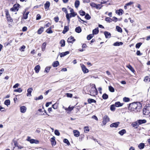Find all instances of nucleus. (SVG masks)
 Masks as SVG:
<instances>
[{"mask_svg": "<svg viewBox=\"0 0 150 150\" xmlns=\"http://www.w3.org/2000/svg\"><path fill=\"white\" fill-rule=\"evenodd\" d=\"M142 106V104L139 102H134L129 105L128 109L132 112H137L140 111Z\"/></svg>", "mask_w": 150, "mask_h": 150, "instance_id": "nucleus-1", "label": "nucleus"}, {"mask_svg": "<svg viewBox=\"0 0 150 150\" xmlns=\"http://www.w3.org/2000/svg\"><path fill=\"white\" fill-rule=\"evenodd\" d=\"M143 115H147L150 113V104L146 105L143 110Z\"/></svg>", "mask_w": 150, "mask_h": 150, "instance_id": "nucleus-2", "label": "nucleus"}, {"mask_svg": "<svg viewBox=\"0 0 150 150\" xmlns=\"http://www.w3.org/2000/svg\"><path fill=\"white\" fill-rule=\"evenodd\" d=\"M20 6V5L18 4H14L13 6V7L11 8L10 10L11 11H17L19 9V7Z\"/></svg>", "mask_w": 150, "mask_h": 150, "instance_id": "nucleus-3", "label": "nucleus"}, {"mask_svg": "<svg viewBox=\"0 0 150 150\" xmlns=\"http://www.w3.org/2000/svg\"><path fill=\"white\" fill-rule=\"evenodd\" d=\"M97 91V90L95 85L94 87H92L91 90L90 91V95L92 96H95V95L96 94Z\"/></svg>", "mask_w": 150, "mask_h": 150, "instance_id": "nucleus-4", "label": "nucleus"}, {"mask_svg": "<svg viewBox=\"0 0 150 150\" xmlns=\"http://www.w3.org/2000/svg\"><path fill=\"white\" fill-rule=\"evenodd\" d=\"M109 121V118L107 115H105L103 117V122L104 125L106 124V123Z\"/></svg>", "mask_w": 150, "mask_h": 150, "instance_id": "nucleus-5", "label": "nucleus"}, {"mask_svg": "<svg viewBox=\"0 0 150 150\" xmlns=\"http://www.w3.org/2000/svg\"><path fill=\"white\" fill-rule=\"evenodd\" d=\"M81 67L82 71L84 73H86L88 72V69L86 68L84 65H82Z\"/></svg>", "mask_w": 150, "mask_h": 150, "instance_id": "nucleus-6", "label": "nucleus"}, {"mask_svg": "<svg viewBox=\"0 0 150 150\" xmlns=\"http://www.w3.org/2000/svg\"><path fill=\"white\" fill-rule=\"evenodd\" d=\"M120 124V122H117L111 124L110 125V127H115L117 128V127L119 124Z\"/></svg>", "mask_w": 150, "mask_h": 150, "instance_id": "nucleus-7", "label": "nucleus"}, {"mask_svg": "<svg viewBox=\"0 0 150 150\" xmlns=\"http://www.w3.org/2000/svg\"><path fill=\"white\" fill-rule=\"evenodd\" d=\"M75 40L74 38V37L72 36H71L67 40V42L69 43H72L74 41H75Z\"/></svg>", "mask_w": 150, "mask_h": 150, "instance_id": "nucleus-8", "label": "nucleus"}, {"mask_svg": "<svg viewBox=\"0 0 150 150\" xmlns=\"http://www.w3.org/2000/svg\"><path fill=\"white\" fill-rule=\"evenodd\" d=\"M74 135L76 137H78L80 135V132L77 130H74L73 131Z\"/></svg>", "mask_w": 150, "mask_h": 150, "instance_id": "nucleus-9", "label": "nucleus"}, {"mask_svg": "<svg viewBox=\"0 0 150 150\" xmlns=\"http://www.w3.org/2000/svg\"><path fill=\"white\" fill-rule=\"evenodd\" d=\"M137 122L139 125H141L142 124L145 123L146 122V121L144 119V120H139L137 121Z\"/></svg>", "mask_w": 150, "mask_h": 150, "instance_id": "nucleus-10", "label": "nucleus"}, {"mask_svg": "<svg viewBox=\"0 0 150 150\" xmlns=\"http://www.w3.org/2000/svg\"><path fill=\"white\" fill-rule=\"evenodd\" d=\"M69 52L68 51H66L65 52L61 53L60 54V57H63L67 54H69Z\"/></svg>", "mask_w": 150, "mask_h": 150, "instance_id": "nucleus-11", "label": "nucleus"}, {"mask_svg": "<svg viewBox=\"0 0 150 150\" xmlns=\"http://www.w3.org/2000/svg\"><path fill=\"white\" fill-rule=\"evenodd\" d=\"M33 89L32 88H28L27 90L28 93L27 94V96H28L30 95V96H31V93L33 91Z\"/></svg>", "mask_w": 150, "mask_h": 150, "instance_id": "nucleus-12", "label": "nucleus"}, {"mask_svg": "<svg viewBox=\"0 0 150 150\" xmlns=\"http://www.w3.org/2000/svg\"><path fill=\"white\" fill-rule=\"evenodd\" d=\"M40 68V67L39 65L36 66L34 68L35 72L37 73H38L39 71Z\"/></svg>", "mask_w": 150, "mask_h": 150, "instance_id": "nucleus-13", "label": "nucleus"}, {"mask_svg": "<svg viewBox=\"0 0 150 150\" xmlns=\"http://www.w3.org/2000/svg\"><path fill=\"white\" fill-rule=\"evenodd\" d=\"M51 144L52 145H55L56 144L55 140V137L53 136L51 139L50 140Z\"/></svg>", "mask_w": 150, "mask_h": 150, "instance_id": "nucleus-14", "label": "nucleus"}, {"mask_svg": "<svg viewBox=\"0 0 150 150\" xmlns=\"http://www.w3.org/2000/svg\"><path fill=\"white\" fill-rule=\"evenodd\" d=\"M104 34L106 38H110L111 35L110 33L107 31H105Z\"/></svg>", "mask_w": 150, "mask_h": 150, "instance_id": "nucleus-15", "label": "nucleus"}, {"mask_svg": "<svg viewBox=\"0 0 150 150\" xmlns=\"http://www.w3.org/2000/svg\"><path fill=\"white\" fill-rule=\"evenodd\" d=\"M123 11L121 9H120L118 10H117L116 11V13L119 15H121L123 13Z\"/></svg>", "mask_w": 150, "mask_h": 150, "instance_id": "nucleus-16", "label": "nucleus"}, {"mask_svg": "<svg viewBox=\"0 0 150 150\" xmlns=\"http://www.w3.org/2000/svg\"><path fill=\"white\" fill-rule=\"evenodd\" d=\"M69 30V26H65L64 27V29L62 31V33L63 34L65 33Z\"/></svg>", "mask_w": 150, "mask_h": 150, "instance_id": "nucleus-17", "label": "nucleus"}, {"mask_svg": "<svg viewBox=\"0 0 150 150\" xmlns=\"http://www.w3.org/2000/svg\"><path fill=\"white\" fill-rule=\"evenodd\" d=\"M21 112L22 113H24L26 110V108L25 106H22L20 108Z\"/></svg>", "mask_w": 150, "mask_h": 150, "instance_id": "nucleus-18", "label": "nucleus"}, {"mask_svg": "<svg viewBox=\"0 0 150 150\" xmlns=\"http://www.w3.org/2000/svg\"><path fill=\"white\" fill-rule=\"evenodd\" d=\"M98 32L99 30L98 28H97L93 30V35L98 34Z\"/></svg>", "mask_w": 150, "mask_h": 150, "instance_id": "nucleus-19", "label": "nucleus"}, {"mask_svg": "<svg viewBox=\"0 0 150 150\" xmlns=\"http://www.w3.org/2000/svg\"><path fill=\"white\" fill-rule=\"evenodd\" d=\"M123 44V43L122 42H116L114 43L113 45L114 46H119L122 45Z\"/></svg>", "mask_w": 150, "mask_h": 150, "instance_id": "nucleus-20", "label": "nucleus"}, {"mask_svg": "<svg viewBox=\"0 0 150 150\" xmlns=\"http://www.w3.org/2000/svg\"><path fill=\"white\" fill-rule=\"evenodd\" d=\"M50 3L49 1H47L44 5L45 8V9H48L50 6Z\"/></svg>", "mask_w": 150, "mask_h": 150, "instance_id": "nucleus-21", "label": "nucleus"}, {"mask_svg": "<svg viewBox=\"0 0 150 150\" xmlns=\"http://www.w3.org/2000/svg\"><path fill=\"white\" fill-rule=\"evenodd\" d=\"M66 17L67 20L68 21L69 23L70 21V18L72 16L70 14V13H67L66 15Z\"/></svg>", "mask_w": 150, "mask_h": 150, "instance_id": "nucleus-22", "label": "nucleus"}, {"mask_svg": "<svg viewBox=\"0 0 150 150\" xmlns=\"http://www.w3.org/2000/svg\"><path fill=\"white\" fill-rule=\"evenodd\" d=\"M126 132V131L125 129H122L120 131L118 132V133L121 136H122Z\"/></svg>", "mask_w": 150, "mask_h": 150, "instance_id": "nucleus-23", "label": "nucleus"}, {"mask_svg": "<svg viewBox=\"0 0 150 150\" xmlns=\"http://www.w3.org/2000/svg\"><path fill=\"white\" fill-rule=\"evenodd\" d=\"M75 31L77 33H80L81 31V29L80 27L78 26L76 27L75 28Z\"/></svg>", "mask_w": 150, "mask_h": 150, "instance_id": "nucleus-24", "label": "nucleus"}, {"mask_svg": "<svg viewBox=\"0 0 150 150\" xmlns=\"http://www.w3.org/2000/svg\"><path fill=\"white\" fill-rule=\"evenodd\" d=\"M88 103L91 104L93 103H96V101L95 100L91 98H89L88 99Z\"/></svg>", "mask_w": 150, "mask_h": 150, "instance_id": "nucleus-25", "label": "nucleus"}, {"mask_svg": "<svg viewBox=\"0 0 150 150\" xmlns=\"http://www.w3.org/2000/svg\"><path fill=\"white\" fill-rule=\"evenodd\" d=\"M76 8H77L80 5V1H79L76 0L74 4Z\"/></svg>", "mask_w": 150, "mask_h": 150, "instance_id": "nucleus-26", "label": "nucleus"}, {"mask_svg": "<svg viewBox=\"0 0 150 150\" xmlns=\"http://www.w3.org/2000/svg\"><path fill=\"white\" fill-rule=\"evenodd\" d=\"M123 105V103H121L120 102H116L115 103V106L116 107H119L122 106Z\"/></svg>", "mask_w": 150, "mask_h": 150, "instance_id": "nucleus-27", "label": "nucleus"}, {"mask_svg": "<svg viewBox=\"0 0 150 150\" xmlns=\"http://www.w3.org/2000/svg\"><path fill=\"white\" fill-rule=\"evenodd\" d=\"M46 44V43L45 42L43 43L42 47V51H44L45 50Z\"/></svg>", "mask_w": 150, "mask_h": 150, "instance_id": "nucleus-28", "label": "nucleus"}, {"mask_svg": "<svg viewBox=\"0 0 150 150\" xmlns=\"http://www.w3.org/2000/svg\"><path fill=\"white\" fill-rule=\"evenodd\" d=\"M74 108V106L70 107V106H69L68 108H65V110L66 111H69V112H70Z\"/></svg>", "mask_w": 150, "mask_h": 150, "instance_id": "nucleus-29", "label": "nucleus"}, {"mask_svg": "<svg viewBox=\"0 0 150 150\" xmlns=\"http://www.w3.org/2000/svg\"><path fill=\"white\" fill-rule=\"evenodd\" d=\"M59 64L58 61H56L54 62L52 64V65L54 67H56Z\"/></svg>", "mask_w": 150, "mask_h": 150, "instance_id": "nucleus-30", "label": "nucleus"}, {"mask_svg": "<svg viewBox=\"0 0 150 150\" xmlns=\"http://www.w3.org/2000/svg\"><path fill=\"white\" fill-rule=\"evenodd\" d=\"M138 123L137 122V121L133 123L132 125L133 127H134L135 128H137L138 127Z\"/></svg>", "mask_w": 150, "mask_h": 150, "instance_id": "nucleus-31", "label": "nucleus"}, {"mask_svg": "<svg viewBox=\"0 0 150 150\" xmlns=\"http://www.w3.org/2000/svg\"><path fill=\"white\" fill-rule=\"evenodd\" d=\"M4 104L8 106V105H9L10 104V101L8 99L6 100L4 102Z\"/></svg>", "mask_w": 150, "mask_h": 150, "instance_id": "nucleus-32", "label": "nucleus"}, {"mask_svg": "<svg viewBox=\"0 0 150 150\" xmlns=\"http://www.w3.org/2000/svg\"><path fill=\"white\" fill-rule=\"evenodd\" d=\"M61 46L62 47H64L65 45V41L64 40H62L60 42Z\"/></svg>", "mask_w": 150, "mask_h": 150, "instance_id": "nucleus-33", "label": "nucleus"}, {"mask_svg": "<svg viewBox=\"0 0 150 150\" xmlns=\"http://www.w3.org/2000/svg\"><path fill=\"white\" fill-rule=\"evenodd\" d=\"M144 144L143 143H141L140 144L138 145V147L140 149H142L144 148Z\"/></svg>", "mask_w": 150, "mask_h": 150, "instance_id": "nucleus-34", "label": "nucleus"}, {"mask_svg": "<svg viewBox=\"0 0 150 150\" xmlns=\"http://www.w3.org/2000/svg\"><path fill=\"white\" fill-rule=\"evenodd\" d=\"M44 30V28L43 27H41L39 29L38 31V34H41Z\"/></svg>", "mask_w": 150, "mask_h": 150, "instance_id": "nucleus-35", "label": "nucleus"}, {"mask_svg": "<svg viewBox=\"0 0 150 150\" xmlns=\"http://www.w3.org/2000/svg\"><path fill=\"white\" fill-rule=\"evenodd\" d=\"M116 28L118 32L120 33H122V29L120 27L118 26H117Z\"/></svg>", "mask_w": 150, "mask_h": 150, "instance_id": "nucleus-36", "label": "nucleus"}, {"mask_svg": "<svg viewBox=\"0 0 150 150\" xmlns=\"http://www.w3.org/2000/svg\"><path fill=\"white\" fill-rule=\"evenodd\" d=\"M84 132L85 133H87L89 131V127L88 126L85 127H84Z\"/></svg>", "mask_w": 150, "mask_h": 150, "instance_id": "nucleus-37", "label": "nucleus"}, {"mask_svg": "<svg viewBox=\"0 0 150 150\" xmlns=\"http://www.w3.org/2000/svg\"><path fill=\"white\" fill-rule=\"evenodd\" d=\"M94 35L93 34H91L88 35L87 36V38L88 40L91 39L93 37Z\"/></svg>", "mask_w": 150, "mask_h": 150, "instance_id": "nucleus-38", "label": "nucleus"}, {"mask_svg": "<svg viewBox=\"0 0 150 150\" xmlns=\"http://www.w3.org/2000/svg\"><path fill=\"white\" fill-rule=\"evenodd\" d=\"M63 142L65 144H67L68 146L70 145V143L68 140L66 139H65L63 140Z\"/></svg>", "mask_w": 150, "mask_h": 150, "instance_id": "nucleus-39", "label": "nucleus"}, {"mask_svg": "<svg viewBox=\"0 0 150 150\" xmlns=\"http://www.w3.org/2000/svg\"><path fill=\"white\" fill-rule=\"evenodd\" d=\"M109 90L110 92H113L115 91L114 88L111 86H109Z\"/></svg>", "mask_w": 150, "mask_h": 150, "instance_id": "nucleus-40", "label": "nucleus"}, {"mask_svg": "<svg viewBox=\"0 0 150 150\" xmlns=\"http://www.w3.org/2000/svg\"><path fill=\"white\" fill-rule=\"evenodd\" d=\"M102 97L104 99H107L108 98V96L106 94L104 93L103 94Z\"/></svg>", "mask_w": 150, "mask_h": 150, "instance_id": "nucleus-41", "label": "nucleus"}, {"mask_svg": "<svg viewBox=\"0 0 150 150\" xmlns=\"http://www.w3.org/2000/svg\"><path fill=\"white\" fill-rule=\"evenodd\" d=\"M127 67L133 73L135 71L134 68L130 65H128Z\"/></svg>", "mask_w": 150, "mask_h": 150, "instance_id": "nucleus-42", "label": "nucleus"}, {"mask_svg": "<svg viewBox=\"0 0 150 150\" xmlns=\"http://www.w3.org/2000/svg\"><path fill=\"white\" fill-rule=\"evenodd\" d=\"M29 13V12H27L25 14H23V17L24 19H26L28 17V15Z\"/></svg>", "mask_w": 150, "mask_h": 150, "instance_id": "nucleus-43", "label": "nucleus"}, {"mask_svg": "<svg viewBox=\"0 0 150 150\" xmlns=\"http://www.w3.org/2000/svg\"><path fill=\"white\" fill-rule=\"evenodd\" d=\"M46 32L47 33H52L53 32L52 30H51V28L50 27L49 28L47 29L46 30Z\"/></svg>", "mask_w": 150, "mask_h": 150, "instance_id": "nucleus-44", "label": "nucleus"}, {"mask_svg": "<svg viewBox=\"0 0 150 150\" xmlns=\"http://www.w3.org/2000/svg\"><path fill=\"white\" fill-rule=\"evenodd\" d=\"M105 20L107 22H108L109 23L111 22L112 21V19L108 17L105 18Z\"/></svg>", "mask_w": 150, "mask_h": 150, "instance_id": "nucleus-45", "label": "nucleus"}, {"mask_svg": "<svg viewBox=\"0 0 150 150\" xmlns=\"http://www.w3.org/2000/svg\"><path fill=\"white\" fill-rule=\"evenodd\" d=\"M22 91V90L21 88H19L18 89H16L14 90V92H18L21 93Z\"/></svg>", "mask_w": 150, "mask_h": 150, "instance_id": "nucleus-46", "label": "nucleus"}, {"mask_svg": "<svg viewBox=\"0 0 150 150\" xmlns=\"http://www.w3.org/2000/svg\"><path fill=\"white\" fill-rule=\"evenodd\" d=\"M79 13L80 14V15L81 16H83L86 14L85 12L83 11L82 10H80L79 11Z\"/></svg>", "mask_w": 150, "mask_h": 150, "instance_id": "nucleus-47", "label": "nucleus"}, {"mask_svg": "<svg viewBox=\"0 0 150 150\" xmlns=\"http://www.w3.org/2000/svg\"><path fill=\"white\" fill-rule=\"evenodd\" d=\"M102 6H103L101 4H96V8L97 9H100Z\"/></svg>", "mask_w": 150, "mask_h": 150, "instance_id": "nucleus-48", "label": "nucleus"}, {"mask_svg": "<svg viewBox=\"0 0 150 150\" xmlns=\"http://www.w3.org/2000/svg\"><path fill=\"white\" fill-rule=\"evenodd\" d=\"M123 100L125 102H128L129 101V98L125 97L123 98Z\"/></svg>", "mask_w": 150, "mask_h": 150, "instance_id": "nucleus-49", "label": "nucleus"}, {"mask_svg": "<svg viewBox=\"0 0 150 150\" xmlns=\"http://www.w3.org/2000/svg\"><path fill=\"white\" fill-rule=\"evenodd\" d=\"M142 44V43L141 42H139L137 43L136 45V47L137 48H139Z\"/></svg>", "mask_w": 150, "mask_h": 150, "instance_id": "nucleus-50", "label": "nucleus"}, {"mask_svg": "<svg viewBox=\"0 0 150 150\" xmlns=\"http://www.w3.org/2000/svg\"><path fill=\"white\" fill-rule=\"evenodd\" d=\"M90 6L93 7H94V8H96V4L94 3V2H91L90 3Z\"/></svg>", "mask_w": 150, "mask_h": 150, "instance_id": "nucleus-51", "label": "nucleus"}, {"mask_svg": "<svg viewBox=\"0 0 150 150\" xmlns=\"http://www.w3.org/2000/svg\"><path fill=\"white\" fill-rule=\"evenodd\" d=\"M43 98V97L42 95H41L38 97H36L35 100H36L42 99Z\"/></svg>", "mask_w": 150, "mask_h": 150, "instance_id": "nucleus-52", "label": "nucleus"}, {"mask_svg": "<svg viewBox=\"0 0 150 150\" xmlns=\"http://www.w3.org/2000/svg\"><path fill=\"white\" fill-rule=\"evenodd\" d=\"M85 18L87 20H89L91 19V17L88 13H87L85 16Z\"/></svg>", "mask_w": 150, "mask_h": 150, "instance_id": "nucleus-53", "label": "nucleus"}, {"mask_svg": "<svg viewBox=\"0 0 150 150\" xmlns=\"http://www.w3.org/2000/svg\"><path fill=\"white\" fill-rule=\"evenodd\" d=\"M110 110L112 111H114L115 110V106L114 105H111Z\"/></svg>", "mask_w": 150, "mask_h": 150, "instance_id": "nucleus-54", "label": "nucleus"}, {"mask_svg": "<svg viewBox=\"0 0 150 150\" xmlns=\"http://www.w3.org/2000/svg\"><path fill=\"white\" fill-rule=\"evenodd\" d=\"M51 67H46L45 69V71L47 73L49 72V71L50 70V69L51 68Z\"/></svg>", "mask_w": 150, "mask_h": 150, "instance_id": "nucleus-55", "label": "nucleus"}, {"mask_svg": "<svg viewBox=\"0 0 150 150\" xmlns=\"http://www.w3.org/2000/svg\"><path fill=\"white\" fill-rule=\"evenodd\" d=\"M52 107L54 109H57L58 107L56 103H55L52 105Z\"/></svg>", "mask_w": 150, "mask_h": 150, "instance_id": "nucleus-56", "label": "nucleus"}, {"mask_svg": "<svg viewBox=\"0 0 150 150\" xmlns=\"http://www.w3.org/2000/svg\"><path fill=\"white\" fill-rule=\"evenodd\" d=\"M55 134L57 136H59L60 135V133L57 130H55L54 131Z\"/></svg>", "mask_w": 150, "mask_h": 150, "instance_id": "nucleus-57", "label": "nucleus"}, {"mask_svg": "<svg viewBox=\"0 0 150 150\" xmlns=\"http://www.w3.org/2000/svg\"><path fill=\"white\" fill-rule=\"evenodd\" d=\"M13 142L14 143V145L15 146H18V144L17 142L16 141V140H13Z\"/></svg>", "mask_w": 150, "mask_h": 150, "instance_id": "nucleus-58", "label": "nucleus"}, {"mask_svg": "<svg viewBox=\"0 0 150 150\" xmlns=\"http://www.w3.org/2000/svg\"><path fill=\"white\" fill-rule=\"evenodd\" d=\"M7 21L9 22H11L13 21V20L12 18L10 17H8L7 18Z\"/></svg>", "mask_w": 150, "mask_h": 150, "instance_id": "nucleus-59", "label": "nucleus"}, {"mask_svg": "<svg viewBox=\"0 0 150 150\" xmlns=\"http://www.w3.org/2000/svg\"><path fill=\"white\" fill-rule=\"evenodd\" d=\"M25 48V47L24 45H23L21 47V48L20 49V50L21 51H24V49Z\"/></svg>", "mask_w": 150, "mask_h": 150, "instance_id": "nucleus-60", "label": "nucleus"}, {"mask_svg": "<svg viewBox=\"0 0 150 150\" xmlns=\"http://www.w3.org/2000/svg\"><path fill=\"white\" fill-rule=\"evenodd\" d=\"M66 95L68 97L71 98L72 96V94L67 93L66 94Z\"/></svg>", "mask_w": 150, "mask_h": 150, "instance_id": "nucleus-61", "label": "nucleus"}, {"mask_svg": "<svg viewBox=\"0 0 150 150\" xmlns=\"http://www.w3.org/2000/svg\"><path fill=\"white\" fill-rule=\"evenodd\" d=\"M62 10L66 14L68 13L67 11L65 8H63L62 9Z\"/></svg>", "mask_w": 150, "mask_h": 150, "instance_id": "nucleus-62", "label": "nucleus"}, {"mask_svg": "<svg viewBox=\"0 0 150 150\" xmlns=\"http://www.w3.org/2000/svg\"><path fill=\"white\" fill-rule=\"evenodd\" d=\"M112 21H114L115 22H116L117 21V18L115 17H113L112 18Z\"/></svg>", "mask_w": 150, "mask_h": 150, "instance_id": "nucleus-63", "label": "nucleus"}, {"mask_svg": "<svg viewBox=\"0 0 150 150\" xmlns=\"http://www.w3.org/2000/svg\"><path fill=\"white\" fill-rule=\"evenodd\" d=\"M19 84L18 83H16L13 86V88H18V87L19 86Z\"/></svg>", "mask_w": 150, "mask_h": 150, "instance_id": "nucleus-64", "label": "nucleus"}]
</instances>
